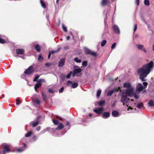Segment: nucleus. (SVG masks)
Returning <instances> with one entry per match:
<instances>
[{
    "label": "nucleus",
    "mask_w": 154,
    "mask_h": 154,
    "mask_svg": "<svg viewBox=\"0 0 154 154\" xmlns=\"http://www.w3.org/2000/svg\"><path fill=\"white\" fill-rule=\"evenodd\" d=\"M133 96H134V97L136 99H138L139 97V95L135 93H134Z\"/></svg>",
    "instance_id": "49530a36"
},
{
    "label": "nucleus",
    "mask_w": 154,
    "mask_h": 154,
    "mask_svg": "<svg viewBox=\"0 0 154 154\" xmlns=\"http://www.w3.org/2000/svg\"><path fill=\"white\" fill-rule=\"evenodd\" d=\"M39 124V121L38 120L36 121L31 122L29 123V125L32 126L33 127H35L37 126Z\"/></svg>",
    "instance_id": "dca6fc26"
},
{
    "label": "nucleus",
    "mask_w": 154,
    "mask_h": 154,
    "mask_svg": "<svg viewBox=\"0 0 154 154\" xmlns=\"http://www.w3.org/2000/svg\"><path fill=\"white\" fill-rule=\"evenodd\" d=\"M74 61L77 63H80L82 61L81 59H79L77 57H75L74 59Z\"/></svg>",
    "instance_id": "c756f323"
},
{
    "label": "nucleus",
    "mask_w": 154,
    "mask_h": 154,
    "mask_svg": "<svg viewBox=\"0 0 154 154\" xmlns=\"http://www.w3.org/2000/svg\"><path fill=\"white\" fill-rule=\"evenodd\" d=\"M63 125L61 123H59L58 126L56 128V130H61L63 128Z\"/></svg>",
    "instance_id": "a211bd4d"
},
{
    "label": "nucleus",
    "mask_w": 154,
    "mask_h": 154,
    "mask_svg": "<svg viewBox=\"0 0 154 154\" xmlns=\"http://www.w3.org/2000/svg\"><path fill=\"white\" fill-rule=\"evenodd\" d=\"M0 152H1V154H5L7 152L4 149L2 151H0Z\"/></svg>",
    "instance_id": "680f3d73"
},
{
    "label": "nucleus",
    "mask_w": 154,
    "mask_h": 154,
    "mask_svg": "<svg viewBox=\"0 0 154 154\" xmlns=\"http://www.w3.org/2000/svg\"><path fill=\"white\" fill-rule=\"evenodd\" d=\"M123 87L125 88H127V89H130L131 88H133V87L131 86V84L128 82H126L123 85Z\"/></svg>",
    "instance_id": "ddd939ff"
},
{
    "label": "nucleus",
    "mask_w": 154,
    "mask_h": 154,
    "mask_svg": "<svg viewBox=\"0 0 154 154\" xmlns=\"http://www.w3.org/2000/svg\"><path fill=\"white\" fill-rule=\"evenodd\" d=\"M84 50L85 53L87 54H91L95 57L97 55V54L96 52L92 51L86 48H84Z\"/></svg>",
    "instance_id": "20e7f679"
},
{
    "label": "nucleus",
    "mask_w": 154,
    "mask_h": 154,
    "mask_svg": "<svg viewBox=\"0 0 154 154\" xmlns=\"http://www.w3.org/2000/svg\"><path fill=\"white\" fill-rule=\"evenodd\" d=\"M105 103L104 100H101L98 102V104L100 106L103 105Z\"/></svg>",
    "instance_id": "c85d7f7f"
},
{
    "label": "nucleus",
    "mask_w": 154,
    "mask_h": 154,
    "mask_svg": "<svg viewBox=\"0 0 154 154\" xmlns=\"http://www.w3.org/2000/svg\"><path fill=\"white\" fill-rule=\"evenodd\" d=\"M38 80L40 82H41V84H42V83L43 82V83L46 82L45 80L44 79H40Z\"/></svg>",
    "instance_id": "37998d69"
},
{
    "label": "nucleus",
    "mask_w": 154,
    "mask_h": 154,
    "mask_svg": "<svg viewBox=\"0 0 154 154\" xmlns=\"http://www.w3.org/2000/svg\"><path fill=\"white\" fill-rule=\"evenodd\" d=\"M137 107L138 109H141L142 107H143V106L142 103H140L137 105Z\"/></svg>",
    "instance_id": "473e14b6"
},
{
    "label": "nucleus",
    "mask_w": 154,
    "mask_h": 154,
    "mask_svg": "<svg viewBox=\"0 0 154 154\" xmlns=\"http://www.w3.org/2000/svg\"><path fill=\"white\" fill-rule=\"evenodd\" d=\"M143 85L144 86H143L141 83H138L136 86V90L139 92H141L144 89H145L148 85L147 83L146 82H143Z\"/></svg>",
    "instance_id": "f03ea898"
},
{
    "label": "nucleus",
    "mask_w": 154,
    "mask_h": 154,
    "mask_svg": "<svg viewBox=\"0 0 154 154\" xmlns=\"http://www.w3.org/2000/svg\"><path fill=\"white\" fill-rule=\"evenodd\" d=\"M72 83L71 81L70 80H68L66 84L67 85L69 86L70 85H72Z\"/></svg>",
    "instance_id": "de8ad7c7"
},
{
    "label": "nucleus",
    "mask_w": 154,
    "mask_h": 154,
    "mask_svg": "<svg viewBox=\"0 0 154 154\" xmlns=\"http://www.w3.org/2000/svg\"><path fill=\"white\" fill-rule=\"evenodd\" d=\"M72 72H70L66 76V77L67 79H69L70 78Z\"/></svg>",
    "instance_id": "3c124183"
},
{
    "label": "nucleus",
    "mask_w": 154,
    "mask_h": 154,
    "mask_svg": "<svg viewBox=\"0 0 154 154\" xmlns=\"http://www.w3.org/2000/svg\"><path fill=\"white\" fill-rule=\"evenodd\" d=\"M130 99L128 98L127 96H122L121 99V101L123 103V105H124L125 103H126L129 101Z\"/></svg>",
    "instance_id": "423d86ee"
},
{
    "label": "nucleus",
    "mask_w": 154,
    "mask_h": 154,
    "mask_svg": "<svg viewBox=\"0 0 154 154\" xmlns=\"http://www.w3.org/2000/svg\"><path fill=\"white\" fill-rule=\"evenodd\" d=\"M144 4L146 6H149L150 4L149 0H144Z\"/></svg>",
    "instance_id": "2f4dec72"
},
{
    "label": "nucleus",
    "mask_w": 154,
    "mask_h": 154,
    "mask_svg": "<svg viewBox=\"0 0 154 154\" xmlns=\"http://www.w3.org/2000/svg\"><path fill=\"white\" fill-rule=\"evenodd\" d=\"M61 49L60 48H58L57 49V50L56 51H51L49 52L51 54H54L58 52V51H59L60 49Z\"/></svg>",
    "instance_id": "412c9836"
},
{
    "label": "nucleus",
    "mask_w": 154,
    "mask_h": 154,
    "mask_svg": "<svg viewBox=\"0 0 154 154\" xmlns=\"http://www.w3.org/2000/svg\"><path fill=\"white\" fill-rule=\"evenodd\" d=\"M23 146H24V148L21 147V148H19L17 149V151H18V152H23V151L24 150H25V148L26 147V144L24 143H23Z\"/></svg>",
    "instance_id": "f3484780"
},
{
    "label": "nucleus",
    "mask_w": 154,
    "mask_h": 154,
    "mask_svg": "<svg viewBox=\"0 0 154 154\" xmlns=\"http://www.w3.org/2000/svg\"><path fill=\"white\" fill-rule=\"evenodd\" d=\"M48 92L50 93H54V91L51 88H49L48 90Z\"/></svg>",
    "instance_id": "5fc2aeb1"
},
{
    "label": "nucleus",
    "mask_w": 154,
    "mask_h": 154,
    "mask_svg": "<svg viewBox=\"0 0 154 154\" xmlns=\"http://www.w3.org/2000/svg\"><path fill=\"white\" fill-rule=\"evenodd\" d=\"M37 83L35 85L34 87L38 88L41 87L42 85V84L41 83V82H40L38 80L37 81Z\"/></svg>",
    "instance_id": "6ab92c4d"
},
{
    "label": "nucleus",
    "mask_w": 154,
    "mask_h": 154,
    "mask_svg": "<svg viewBox=\"0 0 154 154\" xmlns=\"http://www.w3.org/2000/svg\"><path fill=\"white\" fill-rule=\"evenodd\" d=\"M37 139L38 137L36 135H34L32 138V140L34 141H36L37 140Z\"/></svg>",
    "instance_id": "c03bdc74"
},
{
    "label": "nucleus",
    "mask_w": 154,
    "mask_h": 154,
    "mask_svg": "<svg viewBox=\"0 0 154 154\" xmlns=\"http://www.w3.org/2000/svg\"><path fill=\"white\" fill-rule=\"evenodd\" d=\"M110 115V113L108 112H104L102 115V117L103 119H107L109 118Z\"/></svg>",
    "instance_id": "9d476101"
},
{
    "label": "nucleus",
    "mask_w": 154,
    "mask_h": 154,
    "mask_svg": "<svg viewBox=\"0 0 154 154\" xmlns=\"http://www.w3.org/2000/svg\"><path fill=\"white\" fill-rule=\"evenodd\" d=\"M112 116L115 117H118L120 116L119 112L116 110L112 111Z\"/></svg>",
    "instance_id": "f8f14e48"
},
{
    "label": "nucleus",
    "mask_w": 154,
    "mask_h": 154,
    "mask_svg": "<svg viewBox=\"0 0 154 154\" xmlns=\"http://www.w3.org/2000/svg\"><path fill=\"white\" fill-rule=\"evenodd\" d=\"M134 32L137 29V24H134Z\"/></svg>",
    "instance_id": "13d9d810"
},
{
    "label": "nucleus",
    "mask_w": 154,
    "mask_h": 154,
    "mask_svg": "<svg viewBox=\"0 0 154 154\" xmlns=\"http://www.w3.org/2000/svg\"><path fill=\"white\" fill-rule=\"evenodd\" d=\"M52 120L53 122L54 125H57L59 123V121L57 120L53 119Z\"/></svg>",
    "instance_id": "e433bc0d"
},
{
    "label": "nucleus",
    "mask_w": 154,
    "mask_h": 154,
    "mask_svg": "<svg viewBox=\"0 0 154 154\" xmlns=\"http://www.w3.org/2000/svg\"><path fill=\"white\" fill-rule=\"evenodd\" d=\"M45 65L47 66H50L51 65V63H45Z\"/></svg>",
    "instance_id": "e2e57ef3"
},
{
    "label": "nucleus",
    "mask_w": 154,
    "mask_h": 154,
    "mask_svg": "<svg viewBox=\"0 0 154 154\" xmlns=\"http://www.w3.org/2000/svg\"><path fill=\"white\" fill-rule=\"evenodd\" d=\"M48 130V128H47L46 129L43 130L41 131V132L40 133L41 134H43L45 132H46Z\"/></svg>",
    "instance_id": "ea45409f"
},
{
    "label": "nucleus",
    "mask_w": 154,
    "mask_h": 154,
    "mask_svg": "<svg viewBox=\"0 0 154 154\" xmlns=\"http://www.w3.org/2000/svg\"><path fill=\"white\" fill-rule=\"evenodd\" d=\"M62 27L63 30L65 32H67V28L65 26L64 24H62Z\"/></svg>",
    "instance_id": "c9c22d12"
},
{
    "label": "nucleus",
    "mask_w": 154,
    "mask_h": 154,
    "mask_svg": "<svg viewBox=\"0 0 154 154\" xmlns=\"http://www.w3.org/2000/svg\"><path fill=\"white\" fill-rule=\"evenodd\" d=\"M106 43V40H103L101 43V46H104Z\"/></svg>",
    "instance_id": "a19ab883"
},
{
    "label": "nucleus",
    "mask_w": 154,
    "mask_h": 154,
    "mask_svg": "<svg viewBox=\"0 0 154 154\" xmlns=\"http://www.w3.org/2000/svg\"><path fill=\"white\" fill-rule=\"evenodd\" d=\"M40 2L42 6L44 8H45L46 7V5L44 2L42 0H40Z\"/></svg>",
    "instance_id": "393cba45"
},
{
    "label": "nucleus",
    "mask_w": 154,
    "mask_h": 154,
    "mask_svg": "<svg viewBox=\"0 0 154 154\" xmlns=\"http://www.w3.org/2000/svg\"><path fill=\"white\" fill-rule=\"evenodd\" d=\"M64 90V87H62L59 90V93H62Z\"/></svg>",
    "instance_id": "603ef678"
},
{
    "label": "nucleus",
    "mask_w": 154,
    "mask_h": 154,
    "mask_svg": "<svg viewBox=\"0 0 154 154\" xmlns=\"http://www.w3.org/2000/svg\"><path fill=\"white\" fill-rule=\"evenodd\" d=\"M5 43V41L1 38H0V43L4 44Z\"/></svg>",
    "instance_id": "8fccbe9b"
},
{
    "label": "nucleus",
    "mask_w": 154,
    "mask_h": 154,
    "mask_svg": "<svg viewBox=\"0 0 154 154\" xmlns=\"http://www.w3.org/2000/svg\"><path fill=\"white\" fill-rule=\"evenodd\" d=\"M154 66V62L153 61H151L149 63L143 65L141 68L138 70V73H140L139 78L142 81H146V79L144 78H146L150 72L153 70Z\"/></svg>",
    "instance_id": "f257e3e1"
},
{
    "label": "nucleus",
    "mask_w": 154,
    "mask_h": 154,
    "mask_svg": "<svg viewBox=\"0 0 154 154\" xmlns=\"http://www.w3.org/2000/svg\"><path fill=\"white\" fill-rule=\"evenodd\" d=\"M42 96L44 100H45L46 99V97L45 95V94L43 93L42 94Z\"/></svg>",
    "instance_id": "6e6d98bb"
},
{
    "label": "nucleus",
    "mask_w": 154,
    "mask_h": 154,
    "mask_svg": "<svg viewBox=\"0 0 154 154\" xmlns=\"http://www.w3.org/2000/svg\"><path fill=\"white\" fill-rule=\"evenodd\" d=\"M113 93V91L112 90L109 91L107 94V95L108 97L111 96L112 94Z\"/></svg>",
    "instance_id": "7c9ffc66"
},
{
    "label": "nucleus",
    "mask_w": 154,
    "mask_h": 154,
    "mask_svg": "<svg viewBox=\"0 0 154 154\" xmlns=\"http://www.w3.org/2000/svg\"><path fill=\"white\" fill-rule=\"evenodd\" d=\"M36 129L38 131H39L41 129V126H38L36 128Z\"/></svg>",
    "instance_id": "0e129e2a"
},
{
    "label": "nucleus",
    "mask_w": 154,
    "mask_h": 154,
    "mask_svg": "<svg viewBox=\"0 0 154 154\" xmlns=\"http://www.w3.org/2000/svg\"><path fill=\"white\" fill-rule=\"evenodd\" d=\"M34 71L33 66H29L24 72V73L26 74H30Z\"/></svg>",
    "instance_id": "6e6552de"
},
{
    "label": "nucleus",
    "mask_w": 154,
    "mask_h": 154,
    "mask_svg": "<svg viewBox=\"0 0 154 154\" xmlns=\"http://www.w3.org/2000/svg\"><path fill=\"white\" fill-rule=\"evenodd\" d=\"M137 47L139 49L143 51L145 53L147 52L146 50L144 48V46L143 45L140 44L137 45Z\"/></svg>",
    "instance_id": "9b49d317"
},
{
    "label": "nucleus",
    "mask_w": 154,
    "mask_h": 154,
    "mask_svg": "<svg viewBox=\"0 0 154 154\" xmlns=\"http://www.w3.org/2000/svg\"><path fill=\"white\" fill-rule=\"evenodd\" d=\"M16 57H20L23 59H25V57H21V56H19V55H16L15 56Z\"/></svg>",
    "instance_id": "69168bd1"
},
{
    "label": "nucleus",
    "mask_w": 154,
    "mask_h": 154,
    "mask_svg": "<svg viewBox=\"0 0 154 154\" xmlns=\"http://www.w3.org/2000/svg\"><path fill=\"white\" fill-rule=\"evenodd\" d=\"M107 11L105 10L103 12L104 14L105 12H106V16H105V17L104 19V23H105V25H106V21L108 19V17L107 16Z\"/></svg>",
    "instance_id": "5701e85b"
},
{
    "label": "nucleus",
    "mask_w": 154,
    "mask_h": 154,
    "mask_svg": "<svg viewBox=\"0 0 154 154\" xmlns=\"http://www.w3.org/2000/svg\"><path fill=\"white\" fill-rule=\"evenodd\" d=\"M16 52L17 54L22 55L24 54V51L23 49H17L16 50Z\"/></svg>",
    "instance_id": "2eb2a0df"
},
{
    "label": "nucleus",
    "mask_w": 154,
    "mask_h": 154,
    "mask_svg": "<svg viewBox=\"0 0 154 154\" xmlns=\"http://www.w3.org/2000/svg\"><path fill=\"white\" fill-rule=\"evenodd\" d=\"M66 125L67 126H69L68 129H69L70 128L69 122L68 121H67Z\"/></svg>",
    "instance_id": "bf43d9fd"
},
{
    "label": "nucleus",
    "mask_w": 154,
    "mask_h": 154,
    "mask_svg": "<svg viewBox=\"0 0 154 154\" xmlns=\"http://www.w3.org/2000/svg\"><path fill=\"white\" fill-rule=\"evenodd\" d=\"M21 103V102L19 100H16V104L17 105H19L20 103Z\"/></svg>",
    "instance_id": "864d4df0"
},
{
    "label": "nucleus",
    "mask_w": 154,
    "mask_h": 154,
    "mask_svg": "<svg viewBox=\"0 0 154 154\" xmlns=\"http://www.w3.org/2000/svg\"><path fill=\"white\" fill-rule=\"evenodd\" d=\"M149 105L151 107H152L154 106V101L152 100H150L148 103Z\"/></svg>",
    "instance_id": "a878e982"
},
{
    "label": "nucleus",
    "mask_w": 154,
    "mask_h": 154,
    "mask_svg": "<svg viewBox=\"0 0 154 154\" xmlns=\"http://www.w3.org/2000/svg\"><path fill=\"white\" fill-rule=\"evenodd\" d=\"M35 49L38 52H40V46L37 44L36 45L35 47Z\"/></svg>",
    "instance_id": "4be33fe9"
},
{
    "label": "nucleus",
    "mask_w": 154,
    "mask_h": 154,
    "mask_svg": "<svg viewBox=\"0 0 154 154\" xmlns=\"http://www.w3.org/2000/svg\"><path fill=\"white\" fill-rule=\"evenodd\" d=\"M87 61H84L82 63V65L83 66H86L87 65Z\"/></svg>",
    "instance_id": "4c0bfd02"
},
{
    "label": "nucleus",
    "mask_w": 154,
    "mask_h": 154,
    "mask_svg": "<svg viewBox=\"0 0 154 154\" xmlns=\"http://www.w3.org/2000/svg\"><path fill=\"white\" fill-rule=\"evenodd\" d=\"M32 134V131H29L28 132V133L26 134L25 137H28L31 135Z\"/></svg>",
    "instance_id": "f704fd0d"
},
{
    "label": "nucleus",
    "mask_w": 154,
    "mask_h": 154,
    "mask_svg": "<svg viewBox=\"0 0 154 154\" xmlns=\"http://www.w3.org/2000/svg\"><path fill=\"white\" fill-rule=\"evenodd\" d=\"M103 108V107L96 108L93 111L95 113L99 114H100L102 113Z\"/></svg>",
    "instance_id": "1a4fd4ad"
},
{
    "label": "nucleus",
    "mask_w": 154,
    "mask_h": 154,
    "mask_svg": "<svg viewBox=\"0 0 154 154\" xmlns=\"http://www.w3.org/2000/svg\"><path fill=\"white\" fill-rule=\"evenodd\" d=\"M116 43L115 42L112 45L111 48L112 49H114L115 48L116 46Z\"/></svg>",
    "instance_id": "a18cd8bd"
},
{
    "label": "nucleus",
    "mask_w": 154,
    "mask_h": 154,
    "mask_svg": "<svg viewBox=\"0 0 154 154\" xmlns=\"http://www.w3.org/2000/svg\"><path fill=\"white\" fill-rule=\"evenodd\" d=\"M68 49V47L67 46H66L64 48V49L66 50H67Z\"/></svg>",
    "instance_id": "774afa93"
},
{
    "label": "nucleus",
    "mask_w": 154,
    "mask_h": 154,
    "mask_svg": "<svg viewBox=\"0 0 154 154\" xmlns=\"http://www.w3.org/2000/svg\"><path fill=\"white\" fill-rule=\"evenodd\" d=\"M109 0H102L101 2V5L102 6H104L106 5L107 4Z\"/></svg>",
    "instance_id": "b1692460"
},
{
    "label": "nucleus",
    "mask_w": 154,
    "mask_h": 154,
    "mask_svg": "<svg viewBox=\"0 0 154 154\" xmlns=\"http://www.w3.org/2000/svg\"><path fill=\"white\" fill-rule=\"evenodd\" d=\"M4 149L7 152H10V150L8 146L7 145H5L3 146Z\"/></svg>",
    "instance_id": "aec40b11"
},
{
    "label": "nucleus",
    "mask_w": 154,
    "mask_h": 154,
    "mask_svg": "<svg viewBox=\"0 0 154 154\" xmlns=\"http://www.w3.org/2000/svg\"><path fill=\"white\" fill-rule=\"evenodd\" d=\"M65 63V59L64 58H62L60 59L59 62L58 66L59 67H62Z\"/></svg>",
    "instance_id": "4468645a"
},
{
    "label": "nucleus",
    "mask_w": 154,
    "mask_h": 154,
    "mask_svg": "<svg viewBox=\"0 0 154 154\" xmlns=\"http://www.w3.org/2000/svg\"><path fill=\"white\" fill-rule=\"evenodd\" d=\"M43 57L42 56L41 54H39L38 55V60L39 61L42 62L43 60Z\"/></svg>",
    "instance_id": "cd10ccee"
},
{
    "label": "nucleus",
    "mask_w": 154,
    "mask_h": 154,
    "mask_svg": "<svg viewBox=\"0 0 154 154\" xmlns=\"http://www.w3.org/2000/svg\"><path fill=\"white\" fill-rule=\"evenodd\" d=\"M130 109V110H131L129 112H134V111L133 110V109H132V108L131 107H130L129 108H128V111H129V110Z\"/></svg>",
    "instance_id": "09e8293b"
},
{
    "label": "nucleus",
    "mask_w": 154,
    "mask_h": 154,
    "mask_svg": "<svg viewBox=\"0 0 154 154\" xmlns=\"http://www.w3.org/2000/svg\"><path fill=\"white\" fill-rule=\"evenodd\" d=\"M134 88V87L130 89H127L125 90V94L128 97H131L133 96Z\"/></svg>",
    "instance_id": "7ed1b4c3"
},
{
    "label": "nucleus",
    "mask_w": 154,
    "mask_h": 154,
    "mask_svg": "<svg viewBox=\"0 0 154 154\" xmlns=\"http://www.w3.org/2000/svg\"><path fill=\"white\" fill-rule=\"evenodd\" d=\"M82 71V69L79 66H74V71L75 73L76 74L79 73L80 75H82L81 73Z\"/></svg>",
    "instance_id": "0eeeda50"
},
{
    "label": "nucleus",
    "mask_w": 154,
    "mask_h": 154,
    "mask_svg": "<svg viewBox=\"0 0 154 154\" xmlns=\"http://www.w3.org/2000/svg\"><path fill=\"white\" fill-rule=\"evenodd\" d=\"M46 17V18L48 20H49V14H47Z\"/></svg>",
    "instance_id": "338daca9"
},
{
    "label": "nucleus",
    "mask_w": 154,
    "mask_h": 154,
    "mask_svg": "<svg viewBox=\"0 0 154 154\" xmlns=\"http://www.w3.org/2000/svg\"><path fill=\"white\" fill-rule=\"evenodd\" d=\"M35 102L37 104H39L40 103V101L38 99H36L35 100Z\"/></svg>",
    "instance_id": "4d7b16f0"
},
{
    "label": "nucleus",
    "mask_w": 154,
    "mask_h": 154,
    "mask_svg": "<svg viewBox=\"0 0 154 154\" xmlns=\"http://www.w3.org/2000/svg\"><path fill=\"white\" fill-rule=\"evenodd\" d=\"M78 85V84L77 82H75L72 83L71 87L73 88H77Z\"/></svg>",
    "instance_id": "bb28decb"
},
{
    "label": "nucleus",
    "mask_w": 154,
    "mask_h": 154,
    "mask_svg": "<svg viewBox=\"0 0 154 154\" xmlns=\"http://www.w3.org/2000/svg\"><path fill=\"white\" fill-rule=\"evenodd\" d=\"M101 90H99L97 91V97H98L100 96V94L101 93Z\"/></svg>",
    "instance_id": "58836bf2"
},
{
    "label": "nucleus",
    "mask_w": 154,
    "mask_h": 154,
    "mask_svg": "<svg viewBox=\"0 0 154 154\" xmlns=\"http://www.w3.org/2000/svg\"><path fill=\"white\" fill-rule=\"evenodd\" d=\"M119 89L120 88L119 87H116L114 88V89L112 90L113 91V93H115L118 91Z\"/></svg>",
    "instance_id": "72a5a7b5"
},
{
    "label": "nucleus",
    "mask_w": 154,
    "mask_h": 154,
    "mask_svg": "<svg viewBox=\"0 0 154 154\" xmlns=\"http://www.w3.org/2000/svg\"><path fill=\"white\" fill-rule=\"evenodd\" d=\"M39 77H40V76L39 75H36L35 76V78L33 79V81L34 82H35V81H37V80L38 79V78Z\"/></svg>",
    "instance_id": "79ce46f5"
},
{
    "label": "nucleus",
    "mask_w": 154,
    "mask_h": 154,
    "mask_svg": "<svg viewBox=\"0 0 154 154\" xmlns=\"http://www.w3.org/2000/svg\"><path fill=\"white\" fill-rule=\"evenodd\" d=\"M112 29L113 32L115 34H119L120 33L119 28L116 25H114L112 26Z\"/></svg>",
    "instance_id": "39448f33"
},
{
    "label": "nucleus",
    "mask_w": 154,
    "mask_h": 154,
    "mask_svg": "<svg viewBox=\"0 0 154 154\" xmlns=\"http://www.w3.org/2000/svg\"><path fill=\"white\" fill-rule=\"evenodd\" d=\"M139 0H135V3L137 4V5H138L139 4Z\"/></svg>",
    "instance_id": "052dcab7"
}]
</instances>
